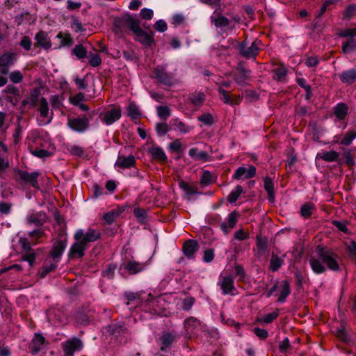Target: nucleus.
<instances>
[{
    "label": "nucleus",
    "mask_w": 356,
    "mask_h": 356,
    "mask_svg": "<svg viewBox=\"0 0 356 356\" xmlns=\"http://www.w3.org/2000/svg\"><path fill=\"white\" fill-rule=\"evenodd\" d=\"M309 264L312 270L317 274L323 273L326 270L325 265L332 270L339 269L337 255L320 245L316 247L315 254L310 257Z\"/></svg>",
    "instance_id": "obj_1"
},
{
    "label": "nucleus",
    "mask_w": 356,
    "mask_h": 356,
    "mask_svg": "<svg viewBox=\"0 0 356 356\" xmlns=\"http://www.w3.org/2000/svg\"><path fill=\"white\" fill-rule=\"evenodd\" d=\"M99 236V232L92 229H88L86 232L81 229L76 230L74 236L76 241L70 247L69 257L70 258L82 257L88 248V244L97 241Z\"/></svg>",
    "instance_id": "obj_2"
},
{
    "label": "nucleus",
    "mask_w": 356,
    "mask_h": 356,
    "mask_svg": "<svg viewBox=\"0 0 356 356\" xmlns=\"http://www.w3.org/2000/svg\"><path fill=\"white\" fill-rule=\"evenodd\" d=\"M175 72H168L166 65H158L154 70V77L161 84L171 86L177 83Z\"/></svg>",
    "instance_id": "obj_3"
},
{
    "label": "nucleus",
    "mask_w": 356,
    "mask_h": 356,
    "mask_svg": "<svg viewBox=\"0 0 356 356\" xmlns=\"http://www.w3.org/2000/svg\"><path fill=\"white\" fill-rule=\"evenodd\" d=\"M36 105L38 106L40 115L42 118L40 124L46 125L49 124L53 119L54 113L53 111L49 110L47 99L44 97H40Z\"/></svg>",
    "instance_id": "obj_4"
},
{
    "label": "nucleus",
    "mask_w": 356,
    "mask_h": 356,
    "mask_svg": "<svg viewBox=\"0 0 356 356\" xmlns=\"http://www.w3.org/2000/svg\"><path fill=\"white\" fill-rule=\"evenodd\" d=\"M260 42L255 40L251 43L244 41L240 45V52L245 58H250L256 56L259 52Z\"/></svg>",
    "instance_id": "obj_5"
},
{
    "label": "nucleus",
    "mask_w": 356,
    "mask_h": 356,
    "mask_svg": "<svg viewBox=\"0 0 356 356\" xmlns=\"http://www.w3.org/2000/svg\"><path fill=\"white\" fill-rule=\"evenodd\" d=\"M89 120L87 118H69L67 126L74 131L82 133L88 127Z\"/></svg>",
    "instance_id": "obj_6"
},
{
    "label": "nucleus",
    "mask_w": 356,
    "mask_h": 356,
    "mask_svg": "<svg viewBox=\"0 0 356 356\" xmlns=\"http://www.w3.org/2000/svg\"><path fill=\"white\" fill-rule=\"evenodd\" d=\"M62 348L65 356H73L75 351L80 350L83 348V343L80 339L74 337L63 342Z\"/></svg>",
    "instance_id": "obj_7"
},
{
    "label": "nucleus",
    "mask_w": 356,
    "mask_h": 356,
    "mask_svg": "<svg viewBox=\"0 0 356 356\" xmlns=\"http://www.w3.org/2000/svg\"><path fill=\"white\" fill-rule=\"evenodd\" d=\"M16 61V54L15 53H6L0 56V73L7 74L8 69Z\"/></svg>",
    "instance_id": "obj_8"
},
{
    "label": "nucleus",
    "mask_w": 356,
    "mask_h": 356,
    "mask_svg": "<svg viewBox=\"0 0 356 356\" xmlns=\"http://www.w3.org/2000/svg\"><path fill=\"white\" fill-rule=\"evenodd\" d=\"M222 293L225 295L234 293V279L230 275H221L218 282Z\"/></svg>",
    "instance_id": "obj_9"
},
{
    "label": "nucleus",
    "mask_w": 356,
    "mask_h": 356,
    "mask_svg": "<svg viewBox=\"0 0 356 356\" xmlns=\"http://www.w3.org/2000/svg\"><path fill=\"white\" fill-rule=\"evenodd\" d=\"M184 327L186 334L188 335L189 337L196 334L198 330H202L203 328L201 323L194 317H190L185 320Z\"/></svg>",
    "instance_id": "obj_10"
},
{
    "label": "nucleus",
    "mask_w": 356,
    "mask_h": 356,
    "mask_svg": "<svg viewBox=\"0 0 356 356\" xmlns=\"http://www.w3.org/2000/svg\"><path fill=\"white\" fill-rule=\"evenodd\" d=\"M256 175V168L253 165H250L248 168L245 167L238 168L233 178L235 179H248L254 177Z\"/></svg>",
    "instance_id": "obj_11"
},
{
    "label": "nucleus",
    "mask_w": 356,
    "mask_h": 356,
    "mask_svg": "<svg viewBox=\"0 0 356 356\" xmlns=\"http://www.w3.org/2000/svg\"><path fill=\"white\" fill-rule=\"evenodd\" d=\"M135 163L136 159L133 155H129L127 156L119 155L115 161V166L121 169H127L133 167Z\"/></svg>",
    "instance_id": "obj_12"
},
{
    "label": "nucleus",
    "mask_w": 356,
    "mask_h": 356,
    "mask_svg": "<svg viewBox=\"0 0 356 356\" xmlns=\"http://www.w3.org/2000/svg\"><path fill=\"white\" fill-rule=\"evenodd\" d=\"M121 117V110L119 108H113L109 111L105 112L104 115L102 118L106 125H111Z\"/></svg>",
    "instance_id": "obj_13"
},
{
    "label": "nucleus",
    "mask_w": 356,
    "mask_h": 356,
    "mask_svg": "<svg viewBox=\"0 0 356 356\" xmlns=\"http://www.w3.org/2000/svg\"><path fill=\"white\" fill-rule=\"evenodd\" d=\"M67 246V243L65 241H57L55 242L53 249L51 251L50 257L51 259L54 260L60 261V258L63 254L65 248Z\"/></svg>",
    "instance_id": "obj_14"
},
{
    "label": "nucleus",
    "mask_w": 356,
    "mask_h": 356,
    "mask_svg": "<svg viewBox=\"0 0 356 356\" xmlns=\"http://www.w3.org/2000/svg\"><path fill=\"white\" fill-rule=\"evenodd\" d=\"M146 265L144 263H140L135 260H130L124 264V268L129 274H136L143 271Z\"/></svg>",
    "instance_id": "obj_15"
},
{
    "label": "nucleus",
    "mask_w": 356,
    "mask_h": 356,
    "mask_svg": "<svg viewBox=\"0 0 356 356\" xmlns=\"http://www.w3.org/2000/svg\"><path fill=\"white\" fill-rule=\"evenodd\" d=\"M237 213L232 212L229 214L227 221L221 223L220 228L225 234H228L234 228L237 222Z\"/></svg>",
    "instance_id": "obj_16"
},
{
    "label": "nucleus",
    "mask_w": 356,
    "mask_h": 356,
    "mask_svg": "<svg viewBox=\"0 0 356 356\" xmlns=\"http://www.w3.org/2000/svg\"><path fill=\"white\" fill-rule=\"evenodd\" d=\"M339 79L343 83L351 84L356 81V67L343 71L339 74Z\"/></svg>",
    "instance_id": "obj_17"
},
{
    "label": "nucleus",
    "mask_w": 356,
    "mask_h": 356,
    "mask_svg": "<svg viewBox=\"0 0 356 356\" xmlns=\"http://www.w3.org/2000/svg\"><path fill=\"white\" fill-rule=\"evenodd\" d=\"M39 173L38 172H33L29 173L27 172L21 171L19 172V177L21 179L26 182L30 183L33 187L38 188V177Z\"/></svg>",
    "instance_id": "obj_18"
},
{
    "label": "nucleus",
    "mask_w": 356,
    "mask_h": 356,
    "mask_svg": "<svg viewBox=\"0 0 356 356\" xmlns=\"http://www.w3.org/2000/svg\"><path fill=\"white\" fill-rule=\"evenodd\" d=\"M44 338L39 334H35L30 345V349L33 354H37L43 348L44 344Z\"/></svg>",
    "instance_id": "obj_19"
},
{
    "label": "nucleus",
    "mask_w": 356,
    "mask_h": 356,
    "mask_svg": "<svg viewBox=\"0 0 356 356\" xmlns=\"http://www.w3.org/2000/svg\"><path fill=\"white\" fill-rule=\"evenodd\" d=\"M170 125L175 131H179L181 134H188L193 129L192 127L185 124L184 122L178 119L172 120L170 122Z\"/></svg>",
    "instance_id": "obj_20"
},
{
    "label": "nucleus",
    "mask_w": 356,
    "mask_h": 356,
    "mask_svg": "<svg viewBox=\"0 0 356 356\" xmlns=\"http://www.w3.org/2000/svg\"><path fill=\"white\" fill-rule=\"evenodd\" d=\"M37 43L44 49H48L51 47V43L48 34L44 31L38 32L35 37Z\"/></svg>",
    "instance_id": "obj_21"
},
{
    "label": "nucleus",
    "mask_w": 356,
    "mask_h": 356,
    "mask_svg": "<svg viewBox=\"0 0 356 356\" xmlns=\"http://www.w3.org/2000/svg\"><path fill=\"white\" fill-rule=\"evenodd\" d=\"M197 249L198 243L197 241L193 240L188 241L183 245V252L184 254L188 258H192Z\"/></svg>",
    "instance_id": "obj_22"
},
{
    "label": "nucleus",
    "mask_w": 356,
    "mask_h": 356,
    "mask_svg": "<svg viewBox=\"0 0 356 356\" xmlns=\"http://www.w3.org/2000/svg\"><path fill=\"white\" fill-rule=\"evenodd\" d=\"M211 22L215 25V26L220 29L229 25L228 19L216 12H214L211 15Z\"/></svg>",
    "instance_id": "obj_23"
},
{
    "label": "nucleus",
    "mask_w": 356,
    "mask_h": 356,
    "mask_svg": "<svg viewBox=\"0 0 356 356\" xmlns=\"http://www.w3.org/2000/svg\"><path fill=\"white\" fill-rule=\"evenodd\" d=\"M58 262V260L52 259L49 257L40 271L41 277H44L49 272L54 270L57 267Z\"/></svg>",
    "instance_id": "obj_24"
},
{
    "label": "nucleus",
    "mask_w": 356,
    "mask_h": 356,
    "mask_svg": "<svg viewBox=\"0 0 356 356\" xmlns=\"http://www.w3.org/2000/svg\"><path fill=\"white\" fill-rule=\"evenodd\" d=\"M189 156L195 161H207L209 154L207 152L200 151L197 148L193 147L188 151Z\"/></svg>",
    "instance_id": "obj_25"
},
{
    "label": "nucleus",
    "mask_w": 356,
    "mask_h": 356,
    "mask_svg": "<svg viewBox=\"0 0 356 356\" xmlns=\"http://www.w3.org/2000/svg\"><path fill=\"white\" fill-rule=\"evenodd\" d=\"M264 188L268 193V197L270 202L275 201L274 184L271 178L265 177L264 179Z\"/></svg>",
    "instance_id": "obj_26"
},
{
    "label": "nucleus",
    "mask_w": 356,
    "mask_h": 356,
    "mask_svg": "<svg viewBox=\"0 0 356 356\" xmlns=\"http://www.w3.org/2000/svg\"><path fill=\"white\" fill-rule=\"evenodd\" d=\"M177 339V336L172 333H165L163 334L161 341V349L164 350L165 348H169Z\"/></svg>",
    "instance_id": "obj_27"
},
{
    "label": "nucleus",
    "mask_w": 356,
    "mask_h": 356,
    "mask_svg": "<svg viewBox=\"0 0 356 356\" xmlns=\"http://www.w3.org/2000/svg\"><path fill=\"white\" fill-rule=\"evenodd\" d=\"M280 288L281 289L280 294L278 298L280 302H284L287 296L290 294L291 290L289 283L286 280H284L280 284Z\"/></svg>",
    "instance_id": "obj_28"
},
{
    "label": "nucleus",
    "mask_w": 356,
    "mask_h": 356,
    "mask_svg": "<svg viewBox=\"0 0 356 356\" xmlns=\"http://www.w3.org/2000/svg\"><path fill=\"white\" fill-rule=\"evenodd\" d=\"M136 39L145 46H150L153 42V37L147 34L143 30L139 31L136 35Z\"/></svg>",
    "instance_id": "obj_29"
},
{
    "label": "nucleus",
    "mask_w": 356,
    "mask_h": 356,
    "mask_svg": "<svg viewBox=\"0 0 356 356\" xmlns=\"http://www.w3.org/2000/svg\"><path fill=\"white\" fill-rule=\"evenodd\" d=\"M334 115L336 118L339 120H343L348 113V106L343 103L338 104L334 107Z\"/></svg>",
    "instance_id": "obj_30"
},
{
    "label": "nucleus",
    "mask_w": 356,
    "mask_h": 356,
    "mask_svg": "<svg viewBox=\"0 0 356 356\" xmlns=\"http://www.w3.org/2000/svg\"><path fill=\"white\" fill-rule=\"evenodd\" d=\"M125 20L130 29L134 33L135 35H136L139 31H142L140 27L139 22L134 17L129 15L125 18Z\"/></svg>",
    "instance_id": "obj_31"
},
{
    "label": "nucleus",
    "mask_w": 356,
    "mask_h": 356,
    "mask_svg": "<svg viewBox=\"0 0 356 356\" xmlns=\"http://www.w3.org/2000/svg\"><path fill=\"white\" fill-rule=\"evenodd\" d=\"M238 74L234 76L235 81L239 85H243L250 72L242 66L238 67Z\"/></svg>",
    "instance_id": "obj_32"
},
{
    "label": "nucleus",
    "mask_w": 356,
    "mask_h": 356,
    "mask_svg": "<svg viewBox=\"0 0 356 356\" xmlns=\"http://www.w3.org/2000/svg\"><path fill=\"white\" fill-rule=\"evenodd\" d=\"M122 211V210L120 208L115 209L111 211L107 212L104 216V219L108 224H111L117 219Z\"/></svg>",
    "instance_id": "obj_33"
},
{
    "label": "nucleus",
    "mask_w": 356,
    "mask_h": 356,
    "mask_svg": "<svg viewBox=\"0 0 356 356\" xmlns=\"http://www.w3.org/2000/svg\"><path fill=\"white\" fill-rule=\"evenodd\" d=\"M149 152L151 156L154 159H158L160 161H165L167 159V156L163 152V150L159 147H152Z\"/></svg>",
    "instance_id": "obj_34"
},
{
    "label": "nucleus",
    "mask_w": 356,
    "mask_h": 356,
    "mask_svg": "<svg viewBox=\"0 0 356 356\" xmlns=\"http://www.w3.org/2000/svg\"><path fill=\"white\" fill-rule=\"evenodd\" d=\"M190 102L196 106L202 105L205 99V95L203 92H195L188 97Z\"/></svg>",
    "instance_id": "obj_35"
},
{
    "label": "nucleus",
    "mask_w": 356,
    "mask_h": 356,
    "mask_svg": "<svg viewBox=\"0 0 356 356\" xmlns=\"http://www.w3.org/2000/svg\"><path fill=\"white\" fill-rule=\"evenodd\" d=\"M319 156L323 160L327 162H333L337 161L339 154L335 151L322 152Z\"/></svg>",
    "instance_id": "obj_36"
},
{
    "label": "nucleus",
    "mask_w": 356,
    "mask_h": 356,
    "mask_svg": "<svg viewBox=\"0 0 356 356\" xmlns=\"http://www.w3.org/2000/svg\"><path fill=\"white\" fill-rule=\"evenodd\" d=\"M283 263V258L279 257L275 255H272L270 262V269L272 271H276L282 266Z\"/></svg>",
    "instance_id": "obj_37"
},
{
    "label": "nucleus",
    "mask_w": 356,
    "mask_h": 356,
    "mask_svg": "<svg viewBox=\"0 0 356 356\" xmlns=\"http://www.w3.org/2000/svg\"><path fill=\"white\" fill-rule=\"evenodd\" d=\"M243 188L241 186L238 185L236 188L229 193L228 200L230 203H234L243 193Z\"/></svg>",
    "instance_id": "obj_38"
},
{
    "label": "nucleus",
    "mask_w": 356,
    "mask_h": 356,
    "mask_svg": "<svg viewBox=\"0 0 356 356\" xmlns=\"http://www.w3.org/2000/svg\"><path fill=\"white\" fill-rule=\"evenodd\" d=\"M156 111L158 116L161 119H167L170 116L171 111L167 106H159L156 107Z\"/></svg>",
    "instance_id": "obj_39"
},
{
    "label": "nucleus",
    "mask_w": 356,
    "mask_h": 356,
    "mask_svg": "<svg viewBox=\"0 0 356 356\" xmlns=\"http://www.w3.org/2000/svg\"><path fill=\"white\" fill-rule=\"evenodd\" d=\"M72 54L79 59H83L86 57L87 50L83 45L79 44L74 47L72 49Z\"/></svg>",
    "instance_id": "obj_40"
},
{
    "label": "nucleus",
    "mask_w": 356,
    "mask_h": 356,
    "mask_svg": "<svg viewBox=\"0 0 356 356\" xmlns=\"http://www.w3.org/2000/svg\"><path fill=\"white\" fill-rule=\"evenodd\" d=\"M29 149H30V152L33 155L38 158H46L49 156L50 155L48 151L41 149L33 148V147L30 145H29Z\"/></svg>",
    "instance_id": "obj_41"
},
{
    "label": "nucleus",
    "mask_w": 356,
    "mask_h": 356,
    "mask_svg": "<svg viewBox=\"0 0 356 356\" xmlns=\"http://www.w3.org/2000/svg\"><path fill=\"white\" fill-rule=\"evenodd\" d=\"M356 49V40L350 38L343 44L342 50L345 54L349 53Z\"/></svg>",
    "instance_id": "obj_42"
},
{
    "label": "nucleus",
    "mask_w": 356,
    "mask_h": 356,
    "mask_svg": "<svg viewBox=\"0 0 356 356\" xmlns=\"http://www.w3.org/2000/svg\"><path fill=\"white\" fill-rule=\"evenodd\" d=\"M127 113L132 118H138L140 116V112L136 104L131 102L127 106Z\"/></svg>",
    "instance_id": "obj_43"
},
{
    "label": "nucleus",
    "mask_w": 356,
    "mask_h": 356,
    "mask_svg": "<svg viewBox=\"0 0 356 356\" xmlns=\"http://www.w3.org/2000/svg\"><path fill=\"white\" fill-rule=\"evenodd\" d=\"M356 138V131H350L347 132L341 140V143L345 145H349Z\"/></svg>",
    "instance_id": "obj_44"
},
{
    "label": "nucleus",
    "mask_w": 356,
    "mask_h": 356,
    "mask_svg": "<svg viewBox=\"0 0 356 356\" xmlns=\"http://www.w3.org/2000/svg\"><path fill=\"white\" fill-rule=\"evenodd\" d=\"M23 74L19 70H15L10 73L9 78L10 80L13 83H19L23 80Z\"/></svg>",
    "instance_id": "obj_45"
},
{
    "label": "nucleus",
    "mask_w": 356,
    "mask_h": 356,
    "mask_svg": "<svg viewBox=\"0 0 356 356\" xmlns=\"http://www.w3.org/2000/svg\"><path fill=\"white\" fill-rule=\"evenodd\" d=\"M275 74V79L277 81H282L285 77L287 71L284 67H279L273 70Z\"/></svg>",
    "instance_id": "obj_46"
},
{
    "label": "nucleus",
    "mask_w": 356,
    "mask_h": 356,
    "mask_svg": "<svg viewBox=\"0 0 356 356\" xmlns=\"http://www.w3.org/2000/svg\"><path fill=\"white\" fill-rule=\"evenodd\" d=\"M213 181V175L209 171H204L202 175L200 183L202 185H209Z\"/></svg>",
    "instance_id": "obj_47"
},
{
    "label": "nucleus",
    "mask_w": 356,
    "mask_h": 356,
    "mask_svg": "<svg viewBox=\"0 0 356 356\" xmlns=\"http://www.w3.org/2000/svg\"><path fill=\"white\" fill-rule=\"evenodd\" d=\"M197 120L202 122L204 124L210 126L213 123V119L212 115L210 113H204L202 115H200L197 118Z\"/></svg>",
    "instance_id": "obj_48"
},
{
    "label": "nucleus",
    "mask_w": 356,
    "mask_h": 356,
    "mask_svg": "<svg viewBox=\"0 0 356 356\" xmlns=\"http://www.w3.org/2000/svg\"><path fill=\"white\" fill-rule=\"evenodd\" d=\"M313 209L314 206L312 204L307 203L303 204L300 209L301 215L304 217L309 216L312 213Z\"/></svg>",
    "instance_id": "obj_49"
},
{
    "label": "nucleus",
    "mask_w": 356,
    "mask_h": 356,
    "mask_svg": "<svg viewBox=\"0 0 356 356\" xmlns=\"http://www.w3.org/2000/svg\"><path fill=\"white\" fill-rule=\"evenodd\" d=\"M218 92L220 94L222 95L221 99L224 103L228 104L230 105L234 104V103L232 100V98L228 95V93L224 89H222V88L219 87Z\"/></svg>",
    "instance_id": "obj_50"
},
{
    "label": "nucleus",
    "mask_w": 356,
    "mask_h": 356,
    "mask_svg": "<svg viewBox=\"0 0 356 356\" xmlns=\"http://www.w3.org/2000/svg\"><path fill=\"white\" fill-rule=\"evenodd\" d=\"M356 13V5L351 4L348 6L344 11L343 18L346 19H349L351 18Z\"/></svg>",
    "instance_id": "obj_51"
},
{
    "label": "nucleus",
    "mask_w": 356,
    "mask_h": 356,
    "mask_svg": "<svg viewBox=\"0 0 356 356\" xmlns=\"http://www.w3.org/2000/svg\"><path fill=\"white\" fill-rule=\"evenodd\" d=\"M67 151L74 156H81L83 154L82 148L77 145H70L67 147Z\"/></svg>",
    "instance_id": "obj_52"
},
{
    "label": "nucleus",
    "mask_w": 356,
    "mask_h": 356,
    "mask_svg": "<svg viewBox=\"0 0 356 356\" xmlns=\"http://www.w3.org/2000/svg\"><path fill=\"white\" fill-rule=\"evenodd\" d=\"M279 315L278 311L273 312L270 314H267L263 316L261 321L265 323H270L275 320Z\"/></svg>",
    "instance_id": "obj_53"
},
{
    "label": "nucleus",
    "mask_w": 356,
    "mask_h": 356,
    "mask_svg": "<svg viewBox=\"0 0 356 356\" xmlns=\"http://www.w3.org/2000/svg\"><path fill=\"white\" fill-rule=\"evenodd\" d=\"M179 186L182 188L188 195H193L197 193L196 188L191 187L186 182L183 181L179 182Z\"/></svg>",
    "instance_id": "obj_54"
},
{
    "label": "nucleus",
    "mask_w": 356,
    "mask_h": 356,
    "mask_svg": "<svg viewBox=\"0 0 356 356\" xmlns=\"http://www.w3.org/2000/svg\"><path fill=\"white\" fill-rule=\"evenodd\" d=\"M89 63L93 67L99 66L101 64L102 60L97 54H92L89 55Z\"/></svg>",
    "instance_id": "obj_55"
},
{
    "label": "nucleus",
    "mask_w": 356,
    "mask_h": 356,
    "mask_svg": "<svg viewBox=\"0 0 356 356\" xmlns=\"http://www.w3.org/2000/svg\"><path fill=\"white\" fill-rule=\"evenodd\" d=\"M71 27L75 32H81L84 31L82 24L79 22V19L76 18L72 19Z\"/></svg>",
    "instance_id": "obj_56"
},
{
    "label": "nucleus",
    "mask_w": 356,
    "mask_h": 356,
    "mask_svg": "<svg viewBox=\"0 0 356 356\" xmlns=\"http://www.w3.org/2000/svg\"><path fill=\"white\" fill-rule=\"evenodd\" d=\"M257 245L259 251L264 252L267 248V241L266 239L257 236Z\"/></svg>",
    "instance_id": "obj_57"
},
{
    "label": "nucleus",
    "mask_w": 356,
    "mask_h": 356,
    "mask_svg": "<svg viewBox=\"0 0 356 356\" xmlns=\"http://www.w3.org/2000/svg\"><path fill=\"white\" fill-rule=\"evenodd\" d=\"M214 257V251L212 249L206 250L204 252L203 261L204 262H211Z\"/></svg>",
    "instance_id": "obj_58"
},
{
    "label": "nucleus",
    "mask_w": 356,
    "mask_h": 356,
    "mask_svg": "<svg viewBox=\"0 0 356 356\" xmlns=\"http://www.w3.org/2000/svg\"><path fill=\"white\" fill-rule=\"evenodd\" d=\"M142 18L145 19H151L153 17V10L149 8H143L140 13Z\"/></svg>",
    "instance_id": "obj_59"
},
{
    "label": "nucleus",
    "mask_w": 356,
    "mask_h": 356,
    "mask_svg": "<svg viewBox=\"0 0 356 356\" xmlns=\"http://www.w3.org/2000/svg\"><path fill=\"white\" fill-rule=\"evenodd\" d=\"M155 29L159 32H164L167 30V24L163 19H159L155 23Z\"/></svg>",
    "instance_id": "obj_60"
},
{
    "label": "nucleus",
    "mask_w": 356,
    "mask_h": 356,
    "mask_svg": "<svg viewBox=\"0 0 356 356\" xmlns=\"http://www.w3.org/2000/svg\"><path fill=\"white\" fill-rule=\"evenodd\" d=\"M39 99V91L38 90H34L31 91L29 97L30 103H31L33 105H36Z\"/></svg>",
    "instance_id": "obj_61"
},
{
    "label": "nucleus",
    "mask_w": 356,
    "mask_h": 356,
    "mask_svg": "<svg viewBox=\"0 0 356 356\" xmlns=\"http://www.w3.org/2000/svg\"><path fill=\"white\" fill-rule=\"evenodd\" d=\"M248 234L245 232L243 229H241L237 230L234 234V238L238 241H242L248 238Z\"/></svg>",
    "instance_id": "obj_62"
},
{
    "label": "nucleus",
    "mask_w": 356,
    "mask_h": 356,
    "mask_svg": "<svg viewBox=\"0 0 356 356\" xmlns=\"http://www.w3.org/2000/svg\"><path fill=\"white\" fill-rule=\"evenodd\" d=\"M156 131L160 136L165 135L168 131V125L166 123H159L156 125Z\"/></svg>",
    "instance_id": "obj_63"
},
{
    "label": "nucleus",
    "mask_w": 356,
    "mask_h": 356,
    "mask_svg": "<svg viewBox=\"0 0 356 356\" xmlns=\"http://www.w3.org/2000/svg\"><path fill=\"white\" fill-rule=\"evenodd\" d=\"M254 334L260 339H266L268 337V332L264 329H261L259 327H255L254 329Z\"/></svg>",
    "instance_id": "obj_64"
}]
</instances>
